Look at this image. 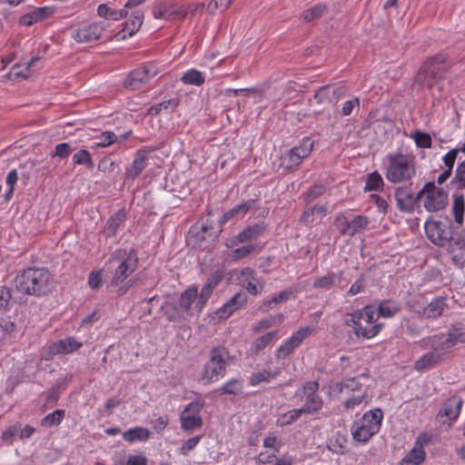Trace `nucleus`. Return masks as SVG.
Segmentation results:
<instances>
[{"mask_svg": "<svg viewBox=\"0 0 465 465\" xmlns=\"http://www.w3.org/2000/svg\"><path fill=\"white\" fill-rule=\"evenodd\" d=\"M221 281L222 277L219 274H213L207 279L200 292L203 294V296L211 297L213 290L218 286Z\"/></svg>", "mask_w": 465, "mask_h": 465, "instance_id": "nucleus-56", "label": "nucleus"}, {"mask_svg": "<svg viewBox=\"0 0 465 465\" xmlns=\"http://www.w3.org/2000/svg\"><path fill=\"white\" fill-rule=\"evenodd\" d=\"M116 264L109 283L115 287L123 283L139 266V257L134 248H118L111 254L105 264Z\"/></svg>", "mask_w": 465, "mask_h": 465, "instance_id": "nucleus-2", "label": "nucleus"}, {"mask_svg": "<svg viewBox=\"0 0 465 465\" xmlns=\"http://www.w3.org/2000/svg\"><path fill=\"white\" fill-rule=\"evenodd\" d=\"M83 347V342L73 336H67L51 343L47 350L50 358L58 354H70Z\"/></svg>", "mask_w": 465, "mask_h": 465, "instance_id": "nucleus-19", "label": "nucleus"}, {"mask_svg": "<svg viewBox=\"0 0 465 465\" xmlns=\"http://www.w3.org/2000/svg\"><path fill=\"white\" fill-rule=\"evenodd\" d=\"M221 229L215 230L209 223H196L187 232L186 243L194 250H204L220 235Z\"/></svg>", "mask_w": 465, "mask_h": 465, "instance_id": "nucleus-7", "label": "nucleus"}, {"mask_svg": "<svg viewBox=\"0 0 465 465\" xmlns=\"http://www.w3.org/2000/svg\"><path fill=\"white\" fill-rule=\"evenodd\" d=\"M181 81L184 84L200 86L204 83L205 78L202 72L196 69H190L182 75Z\"/></svg>", "mask_w": 465, "mask_h": 465, "instance_id": "nucleus-43", "label": "nucleus"}, {"mask_svg": "<svg viewBox=\"0 0 465 465\" xmlns=\"http://www.w3.org/2000/svg\"><path fill=\"white\" fill-rule=\"evenodd\" d=\"M305 412L302 408L292 409L283 413L279 420L281 426H287L297 420Z\"/></svg>", "mask_w": 465, "mask_h": 465, "instance_id": "nucleus-53", "label": "nucleus"}, {"mask_svg": "<svg viewBox=\"0 0 465 465\" xmlns=\"http://www.w3.org/2000/svg\"><path fill=\"white\" fill-rule=\"evenodd\" d=\"M462 401L457 398L447 400L438 412V416L446 417L450 420V424L455 421L461 409Z\"/></svg>", "mask_w": 465, "mask_h": 465, "instance_id": "nucleus-23", "label": "nucleus"}, {"mask_svg": "<svg viewBox=\"0 0 465 465\" xmlns=\"http://www.w3.org/2000/svg\"><path fill=\"white\" fill-rule=\"evenodd\" d=\"M465 158V153H461L460 146L453 148L450 150L443 156V163L446 167V170L441 174H451L455 162L458 163L463 162Z\"/></svg>", "mask_w": 465, "mask_h": 465, "instance_id": "nucleus-33", "label": "nucleus"}, {"mask_svg": "<svg viewBox=\"0 0 465 465\" xmlns=\"http://www.w3.org/2000/svg\"><path fill=\"white\" fill-rule=\"evenodd\" d=\"M248 302V297L244 292H236L230 300H228L216 312L215 315L219 320L229 318L233 312L242 309Z\"/></svg>", "mask_w": 465, "mask_h": 465, "instance_id": "nucleus-20", "label": "nucleus"}, {"mask_svg": "<svg viewBox=\"0 0 465 465\" xmlns=\"http://www.w3.org/2000/svg\"><path fill=\"white\" fill-rule=\"evenodd\" d=\"M150 431L143 427H134L123 433V439L128 442L143 441L149 439Z\"/></svg>", "mask_w": 465, "mask_h": 465, "instance_id": "nucleus-37", "label": "nucleus"}, {"mask_svg": "<svg viewBox=\"0 0 465 465\" xmlns=\"http://www.w3.org/2000/svg\"><path fill=\"white\" fill-rule=\"evenodd\" d=\"M360 318L363 323L366 324H379L375 315L377 314L376 308L373 305H365L362 309L359 310Z\"/></svg>", "mask_w": 465, "mask_h": 465, "instance_id": "nucleus-50", "label": "nucleus"}, {"mask_svg": "<svg viewBox=\"0 0 465 465\" xmlns=\"http://www.w3.org/2000/svg\"><path fill=\"white\" fill-rule=\"evenodd\" d=\"M54 13L53 6L37 7L27 14L22 15L19 19V24L25 26L33 25L35 23L41 22Z\"/></svg>", "mask_w": 465, "mask_h": 465, "instance_id": "nucleus-21", "label": "nucleus"}, {"mask_svg": "<svg viewBox=\"0 0 465 465\" xmlns=\"http://www.w3.org/2000/svg\"><path fill=\"white\" fill-rule=\"evenodd\" d=\"M143 21V13L141 10H135L132 13L131 17L125 23L123 29V39L128 36H133L141 27Z\"/></svg>", "mask_w": 465, "mask_h": 465, "instance_id": "nucleus-29", "label": "nucleus"}, {"mask_svg": "<svg viewBox=\"0 0 465 465\" xmlns=\"http://www.w3.org/2000/svg\"><path fill=\"white\" fill-rule=\"evenodd\" d=\"M465 212V198L463 194L455 193L453 195L452 213L454 221L458 225H461Z\"/></svg>", "mask_w": 465, "mask_h": 465, "instance_id": "nucleus-38", "label": "nucleus"}, {"mask_svg": "<svg viewBox=\"0 0 465 465\" xmlns=\"http://www.w3.org/2000/svg\"><path fill=\"white\" fill-rule=\"evenodd\" d=\"M383 412L380 408L370 410L363 413L359 420L351 424V431L353 440L361 443L368 442L381 427Z\"/></svg>", "mask_w": 465, "mask_h": 465, "instance_id": "nucleus-4", "label": "nucleus"}, {"mask_svg": "<svg viewBox=\"0 0 465 465\" xmlns=\"http://www.w3.org/2000/svg\"><path fill=\"white\" fill-rule=\"evenodd\" d=\"M153 151L140 150L137 152L132 164L133 171L137 174L143 171L151 159Z\"/></svg>", "mask_w": 465, "mask_h": 465, "instance_id": "nucleus-42", "label": "nucleus"}, {"mask_svg": "<svg viewBox=\"0 0 465 465\" xmlns=\"http://www.w3.org/2000/svg\"><path fill=\"white\" fill-rule=\"evenodd\" d=\"M298 347L296 344L292 341V339L287 338L282 341V343L280 345V347L275 351V358L277 360H284L288 356H290L295 349Z\"/></svg>", "mask_w": 465, "mask_h": 465, "instance_id": "nucleus-48", "label": "nucleus"}, {"mask_svg": "<svg viewBox=\"0 0 465 465\" xmlns=\"http://www.w3.org/2000/svg\"><path fill=\"white\" fill-rule=\"evenodd\" d=\"M126 220V213L124 209L118 210L113 215H111L104 226V234L106 238L114 236L121 226Z\"/></svg>", "mask_w": 465, "mask_h": 465, "instance_id": "nucleus-24", "label": "nucleus"}, {"mask_svg": "<svg viewBox=\"0 0 465 465\" xmlns=\"http://www.w3.org/2000/svg\"><path fill=\"white\" fill-rule=\"evenodd\" d=\"M366 398V391L364 390L361 392H358L357 394H353L351 397H349L343 403V407L346 410H352L356 407H359Z\"/></svg>", "mask_w": 465, "mask_h": 465, "instance_id": "nucleus-57", "label": "nucleus"}, {"mask_svg": "<svg viewBox=\"0 0 465 465\" xmlns=\"http://www.w3.org/2000/svg\"><path fill=\"white\" fill-rule=\"evenodd\" d=\"M326 9L327 8L324 4H317L311 8L304 10L301 15L300 19L304 23H311L322 16Z\"/></svg>", "mask_w": 465, "mask_h": 465, "instance_id": "nucleus-40", "label": "nucleus"}, {"mask_svg": "<svg viewBox=\"0 0 465 465\" xmlns=\"http://www.w3.org/2000/svg\"><path fill=\"white\" fill-rule=\"evenodd\" d=\"M229 351L223 346L213 347L210 351L209 360L203 364L199 381L203 385L214 383L226 374Z\"/></svg>", "mask_w": 465, "mask_h": 465, "instance_id": "nucleus-3", "label": "nucleus"}, {"mask_svg": "<svg viewBox=\"0 0 465 465\" xmlns=\"http://www.w3.org/2000/svg\"><path fill=\"white\" fill-rule=\"evenodd\" d=\"M394 197L400 211L411 213L420 206L419 192L415 193L409 187H399L395 190Z\"/></svg>", "mask_w": 465, "mask_h": 465, "instance_id": "nucleus-16", "label": "nucleus"}, {"mask_svg": "<svg viewBox=\"0 0 465 465\" xmlns=\"http://www.w3.org/2000/svg\"><path fill=\"white\" fill-rule=\"evenodd\" d=\"M282 372L280 368L274 370L262 369L256 372L252 373L249 378V384L252 387L259 385L262 382H271L273 379L278 377Z\"/></svg>", "mask_w": 465, "mask_h": 465, "instance_id": "nucleus-27", "label": "nucleus"}, {"mask_svg": "<svg viewBox=\"0 0 465 465\" xmlns=\"http://www.w3.org/2000/svg\"><path fill=\"white\" fill-rule=\"evenodd\" d=\"M419 195L424 209L430 213L442 210L448 203V193L434 182L426 183L419 191Z\"/></svg>", "mask_w": 465, "mask_h": 465, "instance_id": "nucleus-9", "label": "nucleus"}, {"mask_svg": "<svg viewBox=\"0 0 465 465\" xmlns=\"http://www.w3.org/2000/svg\"><path fill=\"white\" fill-rule=\"evenodd\" d=\"M312 328H311L310 326H302L294 332H292V334L289 338L292 340V341L296 344L297 347H300L301 344L304 341V340L312 334Z\"/></svg>", "mask_w": 465, "mask_h": 465, "instance_id": "nucleus-55", "label": "nucleus"}, {"mask_svg": "<svg viewBox=\"0 0 465 465\" xmlns=\"http://www.w3.org/2000/svg\"><path fill=\"white\" fill-rule=\"evenodd\" d=\"M187 15L184 5L175 3L162 2L155 5L153 8V15L155 19H163L166 21H175L183 19Z\"/></svg>", "mask_w": 465, "mask_h": 465, "instance_id": "nucleus-15", "label": "nucleus"}, {"mask_svg": "<svg viewBox=\"0 0 465 465\" xmlns=\"http://www.w3.org/2000/svg\"><path fill=\"white\" fill-rule=\"evenodd\" d=\"M266 231L264 223L260 222L244 227L238 232V241L242 243L258 240Z\"/></svg>", "mask_w": 465, "mask_h": 465, "instance_id": "nucleus-22", "label": "nucleus"}, {"mask_svg": "<svg viewBox=\"0 0 465 465\" xmlns=\"http://www.w3.org/2000/svg\"><path fill=\"white\" fill-rule=\"evenodd\" d=\"M410 137L413 139L417 147L430 148L432 144L431 137L429 134L420 131L413 132Z\"/></svg>", "mask_w": 465, "mask_h": 465, "instance_id": "nucleus-52", "label": "nucleus"}, {"mask_svg": "<svg viewBox=\"0 0 465 465\" xmlns=\"http://www.w3.org/2000/svg\"><path fill=\"white\" fill-rule=\"evenodd\" d=\"M447 72V65L443 60L434 57L427 60L417 74V81L429 88L437 86L442 88L440 83Z\"/></svg>", "mask_w": 465, "mask_h": 465, "instance_id": "nucleus-8", "label": "nucleus"}, {"mask_svg": "<svg viewBox=\"0 0 465 465\" xmlns=\"http://www.w3.org/2000/svg\"><path fill=\"white\" fill-rule=\"evenodd\" d=\"M278 333L279 331H272L256 338L250 346V353L252 355H258L262 351L273 342L277 338Z\"/></svg>", "mask_w": 465, "mask_h": 465, "instance_id": "nucleus-26", "label": "nucleus"}, {"mask_svg": "<svg viewBox=\"0 0 465 465\" xmlns=\"http://www.w3.org/2000/svg\"><path fill=\"white\" fill-rule=\"evenodd\" d=\"M15 283L21 293L37 297L47 294L53 288L50 272L42 267L23 270L16 275Z\"/></svg>", "mask_w": 465, "mask_h": 465, "instance_id": "nucleus-1", "label": "nucleus"}, {"mask_svg": "<svg viewBox=\"0 0 465 465\" xmlns=\"http://www.w3.org/2000/svg\"><path fill=\"white\" fill-rule=\"evenodd\" d=\"M161 72L160 67L153 62L146 63L132 71L124 80V86L136 90L149 82Z\"/></svg>", "mask_w": 465, "mask_h": 465, "instance_id": "nucleus-13", "label": "nucleus"}, {"mask_svg": "<svg viewBox=\"0 0 465 465\" xmlns=\"http://www.w3.org/2000/svg\"><path fill=\"white\" fill-rule=\"evenodd\" d=\"M75 149L74 146H73L69 143H58L55 148L54 152L52 153L53 157H59L61 159L66 158Z\"/></svg>", "mask_w": 465, "mask_h": 465, "instance_id": "nucleus-61", "label": "nucleus"}, {"mask_svg": "<svg viewBox=\"0 0 465 465\" xmlns=\"http://www.w3.org/2000/svg\"><path fill=\"white\" fill-rule=\"evenodd\" d=\"M433 336L436 339H439L438 341L446 351L454 347L458 343H465V330L462 324L459 322L450 325L446 334L438 333Z\"/></svg>", "mask_w": 465, "mask_h": 465, "instance_id": "nucleus-18", "label": "nucleus"}, {"mask_svg": "<svg viewBox=\"0 0 465 465\" xmlns=\"http://www.w3.org/2000/svg\"><path fill=\"white\" fill-rule=\"evenodd\" d=\"M291 297V292L282 291L279 293L273 295L272 298L263 300L259 309L262 312H267L269 310L273 309L279 302H285Z\"/></svg>", "mask_w": 465, "mask_h": 465, "instance_id": "nucleus-39", "label": "nucleus"}, {"mask_svg": "<svg viewBox=\"0 0 465 465\" xmlns=\"http://www.w3.org/2000/svg\"><path fill=\"white\" fill-rule=\"evenodd\" d=\"M301 162L298 155L291 149L282 155L280 164L284 170H292L294 167L298 166Z\"/></svg>", "mask_w": 465, "mask_h": 465, "instance_id": "nucleus-49", "label": "nucleus"}, {"mask_svg": "<svg viewBox=\"0 0 465 465\" xmlns=\"http://www.w3.org/2000/svg\"><path fill=\"white\" fill-rule=\"evenodd\" d=\"M163 183H160V185H163V189L170 193L181 192L186 183L182 176H163Z\"/></svg>", "mask_w": 465, "mask_h": 465, "instance_id": "nucleus-41", "label": "nucleus"}, {"mask_svg": "<svg viewBox=\"0 0 465 465\" xmlns=\"http://www.w3.org/2000/svg\"><path fill=\"white\" fill-rule=\"evenodd\" d=\"M243 389V381L241 378H231L223 383V385L216 390L220 395H237L242 392Z\"/></svg>", "mask_w": 465, "mask_h": 465, "instance_id": "nucleus-32", "label": "nucleus"}, {"mask_svg": "<svg viewBox=\"0 0 465 465\" xmlns=\"http://www.w3.org/2000/svg\"><path fill=\"white\" fill-rule=\"evenodd\" d=\"M337 391L341 393L348 395L351 392L358 393L362 391V384L360 382L359 379L356 377L345 378L342 381L336 383Z\"/></svg>", "mask_w": 465, "mask_h": 465, "instance_id": "nucleus-30", "label": "nucleus"}, {"mask_svg": "<svg viewBox=\"0 0 465 465\" xmlns=\"http://www.w3.org/2000/svg\"><path fill=\"white\" fill-rule=\"evenodd\" d=\"M181 426L185 430L200 428L203 425V419L200 415L181 413Z\"/></svg>", "mask_w": 465, "mask_h": 465, "instance_id": "nucleus-44", "label": "nucleus"}, {"mask_svg": "<svg viewBox=\"0 0 465 465\" xmlns=\"http://www.w3.org/2000/svg\"><path fill=\"white\" fill-rule=\"evenodd\" d=\"M426 451L413 447L400 461V465H420L426 459Z\"/></svg>", "mask_w": 465, "mask_h": 465, "instance_id": "nucleus-34", "label": "nucleus"}, {"mask_svg": "<svg viewBox=\"0 0 465 465\" xmlns=\"http://www.w3.org/2000/svg\"><path fill=\"white\" fill-rule=\"evenodd\" d=\"M320 383L318 381H306L302 389L296 391L298 396L302 393L301 400L304 401L302 410L308 415H313L320 412L323 407V399L318 393Z\"/></svg>", "mask_w": 465, "mask_h": 465, "instance_id": "nucleus-10", "label": "nucleus"}, {"mask_svg": "<svg viewBox=\"0 0 465 465\" xmlns=\"http://www.w3.org/2000/svg\"><path fill=\"white\" fill-rule=\"evenodd\" d=\"M341 272H330L326 275L318 277L314 282L313 287L316 289H331L336 282L341 279Z\"/></svg>", "mask_w": 465, "mask_h": 465, "instance_id": "nucleus-35", "label": "nucleus"}, {"mask_svg": "<svg viewBox=\"0 0 465 465\" xmlns=\"http://www.w3.org/2000/svg\"><path fill=\"white\" fill-rule=\"evenodd\" d=\"M105 29L106 26L102 21L83 22L72 29L71 37L77 44H90L100 40Z\"/></svg>", "mask_w": 465, "mask_h": 465, "instance_id": "nucleus-11", "label": "nucleus"}, {"mask_svg": "<svg viewBox=\"0 0 465 465\" xmlns=\"http://www.w3.org/2000/svg\"><path fill=\"white\" fill-rule=\"evenodd\" d=\"M73 163L78 165L93 166V160L88 150L82 149L73 155Z\"/></svg>", "mask_w": 465, "mask_h": 465, "instance_id": "nucleus-54", "label": "nucleus"}, {"mask_svg": "<svg viewBox=\"0 0 465 465\" xmlns=\"http://www.w3.org/2000/svg\"><path fill=\"white\" fill-rule=\"evenodd\" d=\"M313 145L314 142L310 137H303L300 143L292 148V150L302 161L312 153Z\"/></svg>", "mask_w": 465, "mask_h": 465, "instance_id": "nucleus-46", "label": "nucleus"}, {"mask_svg": "<svg viewBox=\"0 0 465 465\" xmlns=\"http://www.w3.org/2000/svg\"><path fill=\"white\" fill-rule=\"evenodd\" d=\"M98 170L102 173H118V165L110 157H104L98 163Z\"/></svg>", "mask_w": 465, "mask_h": 465, "instance_id": "nucleus-62", "label": "nucleus"}, {"mask_svg": "<svg viewBox=\"0 0 465 465\" xmlns=\"http://www.w3.org/2000/svg\"><path fill=\"white\" fill-rule=\"evenodd\" d=\"M383 185L382 176H368L364 190L368 192L380 191Z\"/></svg>", "mask_w": 465, "mask_h": 465, "instance_id": "nucleus-63", "label": "nucleus"}, {"mask_svg": "<svg viewBox=\"0 0 465 465\" xmlns=\"http://www.w3.org/2000/svg\"><path fill=\"white\" fill-rule=\"evenodd\" d=\"M401 311L400 303L391 299H385L379 302L376 308L377 317L391 319Z\"/></svg>", "mask_w": 465, "mask_h": 465, "instance_id": "nucleus-25", "label": "nucleus"}, {"mask_svg": "<svg viewBox=\"0 0 465 465\" xmlns=\"http://www.w3.org/2000/svg\"><path fill=\"white\" fill-rule=\"evenodd\" d=\"M424 230L428 239L437 246L444 247L453 238V222L448 216L427 220Z\"/></svg>", "mask_w": 465, "mask_h": 465, "instance_id": "nucleus-6", "label": "nucleus"}, {"mask_svg": "<svg viewBox=\"0 0 465 465\" xmlns=\"http://www.w3.org/2000/svg\"><path fill=\"white\" fill-rule=\"evenodd\" d=\"M237 279L242 286L243 283L248 282H258L257 278L255 277V272L251 267L242 268L237 272Z\"/></svg>", "mask_w": 465, "mask_h": 465, "instance_id": "nucleus-58", "label": "nucleus"}, {"mask_svg": "<svg viewBox=\"0 0 465 465\" xmlns=\"http://www.w3.org/2000/svg\"><path fill=\"white\" fill-rule=\"evenodd\" d=\"M202 439L201 435L192 437L185 440L182 447L179 449V452L182 455L186 456L191 450H193L200 442Z\"/></svg>", "mask_w": 465, "mask_h": 465, "instance_id": "nucleus-64", "label": "nucleus"}, {"mask_svg": "<svg viewBox=\"0 0 465 465\" xmlns=\"http://www.w3.org/2000/svg\"><path fill=\"white\" fill-rule=\"evenodd\" d=\"M38 60H39L38 57H33L31 60H29L27 62H25L21 64L14 66L13 67L14 74H15L16 76H22L25 78L27 77L30 67L33 64H35V63Z\"/></svg>", "mask_w": 465, "mask_h": 465, "instance_id": "nucleus-60", "label": "nucleus"}, {"mask_svg": "<svg viewBox=\"0 0 465 465\" xmlns=\"http://www.w3.org/2000/svg\"><path fill=\"white\" fill-rule=\"evenodd\" d=\"M258 248L259 245L257 243H249L232 251V252L229 254V257L232 261L236 262L248 257L249 255L253 253Z\"/></svg>", "mask_w": 465, "mask_h": 465, "instance_id": "nucleus-47", "label": "nucleus"}, {"mask_svg": "<svg viewBox=\"0 0 465 465\" xmlns=\"http://www.w3.org/2000/svg\"><path fill=\"white\" fill-rule=\"evenodd\" d=\"M369 223L367 216L358 214L338 213L334 225L342 235L354 236L362 232Z\"/></svg>", "mask_w": 465, "mask_h": 465, "instance_id": "nucleus-12", "label": "nucleus"}, {"mask_svg": "<svg viewBox=\"0 0 465 465\" xmlns=\"http://www.w3.org/2000/svg\"><path fill=\"white\" fill-rule=\"evenodd\" d=\"M410 309L419 314L423 315L428 320H435L441 316L445 308L447 307L446 299L443 296H439L432 299L426 307H415L408 302Z\"/></svg>", "mask_w": 465, "mask_h": 465, "instance_id": "nucleus-17", "label": "nucleus"}, {"mask_svg": "<svg viewBox=\"0 0 465 465\" xmlns=\"http://www.w3.org/2000/svg\"><path fill=\"white\" fill-rule=\"evenodd\" d=\"M65 415V411L62 409H57L45 415L42 420L41 425L43 427H54L58 426L64 420Z\"/></svg>", "mask_w": 465, "mask_h": 465, "instance_id": "nucleus-45", "label": "nucleus"}, {"mask_svg": "<svg viewBox=\"0 0 465 465\" xmlns=\"http://www.w3.org/2000/svg\"><path fill=\"white\" fill-rule=\"evenodd\" d=\"M387 174H409L415 172V156L409 153H391L386 158Z\"/></svg>", "mask_w": 465, "mask_h": 465, "instance_id": "nucleus-14", "label": "nucleus"}, {"mask_svg": "<svg viewBox=\"0 0 465 465\" xmlns=\"http://www.w3.org/2000/svg\"><path fill=\"white\" fill-rule=\"evenodd\" d=\"M325 190L326 187L323 184H315L312 186L305 193L304 201L307 203L315 201L317 198L323 194Z\"/></svg>", "mask_w": 465, "mask_h": 465, "instance_id": "nucleus-59", "label": "nucleus"}, {"mask_svg": "<svg viewBox=\"0 0 465 465\" xmlns=\"http://www.w3.org/2000/svg\"><path fill=\"white\" fill-rule=\"evenodd\" d=\"M383 327V323L370 325L361 322L358 327L354 328V334L358 338L370 340L376 337L381 331Z\"/></svg>", "mask_w": 465, "mask_h": 465, "instance_id": "nucleus-31", "label": "nucleus"}, {"mask_svg": "<svg viewBox=\"0 0 465 465\" xmlns=\"http://www.w3.org/2000/svg\"><path fill=\"white\" fill-rule=\"evenodd\" d=\"M96 142L92 144V148L108 147L117 141V136L114 132L106 131L102 133Z\"/></svg>", "mask_w": 465, "mask_h": 465, "instance_id": "nucleus-51", "label": "nucleus"}, {"mask_svg": "<svg viewBox=\"0 0 465 465\" xmlns=\"http://www.w3.org/2000/svg\"><path fill=\"white\" fill-rule=\"evenodd\" d=\"M198 295V289L193 285L183 291L178 301L179 308L185 313L189 314L192 311V305L195 302Z\"/></svg>", "mask_w": 465, "mask_h": 465, "instance_id": "nucleus-28", "label": "nucleus"}, {"mask_svg": "<svg viewBox=\"0 0 465 465\" xmlns=\"http://www.w3.org/2000/svg\"><path fill=\"white\" fill-rule=\"evenodd\" d=\"M433 335L426 336L417 341L421 350H430L421 355L414 363V369L422 371L436 366L445 355L446 350Z\"/></svg>", "mask_w": 465, "mask_h": 465, "instance_id": "nucleus-5", "label": "nucleus"}, {"mask_svg": "<svg viewBox=\"0 0 465 465\" xmlns=\"http://www.w3.org/2000/svg\"><path fill=\"white\" fill-rule=\"evenodd\" d=\"M97 15L104 19H112L114 21L120 20L127 15V11L123 9H113L105 4H101L97 7Z\"/></svg>", "mask_w": 465, "mask_h": 465, "instance_id": "nucleus-36", "label": "nucleus"}]
</instances>
